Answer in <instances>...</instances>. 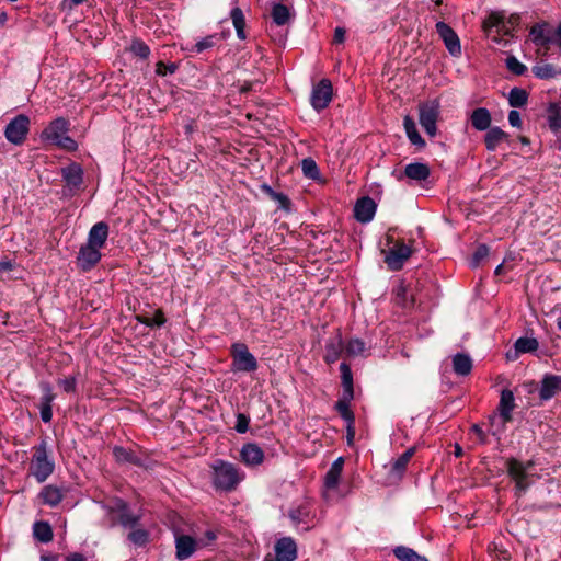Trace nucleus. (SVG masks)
I'll return each mask as SVG.
<instances>
[{"label": "nucleus", "mask_w": 561, "mask_h": 561, "mask_svg": "<svg viewBox=\"0 0 561 561\" xmlns=\"http://www.w3.org/2000/svg\"><path fill=\"white\" fill-rule=\"evenodd\" d=\"M209 468L211 485L217 492H233L245 478L237 465L224 459L214 460Z\"/></svg>", "instance_id": "1"}, {"label": "nucleus", "mask_w": 561, "mask_h": 561, "mask_svg": "<svg viewBox=\"0 0 561 561\" xmlns=\"http://www.w3.org/2000/svg\"><path fill=\"white\" fill-rule=\"evenodd\" d=\"M31 450L30 474H32L38 483H43L55 470V461L50 455L47 437H39V443L34 445Z\"/></svg>", "instance_id": "2"}, {"label": "nucleus", "mask_w": 561, "mask_h": 561, "mask_svg": "<svg viewBox=\"0 0 561 561\" xmlns=\"http://www.w3.org/2000/svg\"><path fill=\"white\" fill-rule=\"evenodd\" d=\"M385 255V263L390 271H400L413 250L411 244H407L403 239H396L393 236L386 234V244L381 249Z\"/></svg>", "instance_id": "3"}, {"label": "nucleus", "mask_w": 561, "mask_h": 561, "mask_svg": "<svg viewBox=\"0 0 561 561\" xmlns=\"http://www.w3.org/2000/svg\"><path fill=\"white\" fill-rule=\"evenodd\" d=\"M515 397L512 390L503 389L501 391L497 405V413L490 416L491 434L500 436L505 432L506 424L513 420L512 412L515 409Z\"/></svg>", "instance_id": "4"}, {"label": "nucleus", "mask_w": 561, "mask_h": 561, "mask_svg": "<svg viewBox=\"0 0 561 561\" xmlns=\"http://www.w3.org/2000/svg\"><path fill=\"white\" fill-rule=\"evenodd\" d=\"M105 510L112 527L121 525L125 528H134L140 520V516L135 515L128 503L121 497H114L110 504L105 506Z\"/></svg>", "instance_id": "5"}, {"label": "nucleus", "mask_w": 561, "mask_h": 561, "mask_svg": "<svg viewBox=\"0 0 561 561\" xmlns=\"http://www.w3.org/2000/svg\"><path fill=\"white\" fill-rule=\"evenodd\" d=\"M534 467V461L529 460L523 462L516 458L506 460V469L508 476L515 482V491L518 496L525 493L534 482V474L530 470Z\"/></svg>", "instance_id": "6"}, {"label": "nucleus", "mask_w": 561, "mask_h": 561, "mask_svg": "<svg viewBox=\"0 0 561 561\" xmlns=\"http://www.w3.org/2000/svg\"><path fill=\"white\" fill-rule=\"evenodd\" d=\"M230 356L234 371L252 373L257 369V360L244 343H233L230 348Z\"/></svg>", "instance_id": "7"}, {"label": "nucleus", "mask_w": 561, "mask_h": 561, "mask_svg": "<svg viewBox=\"0 0 561 561\" xmlns=\"http://www.w3.org/2000/svg\"><path fill=\"white\" fill-rule=\"evenodd\" d=\"M31 121L25 114H19L10 121L4 129L7 140L15 146L24 144L30 133Z\"/></svg>", "instance_id": "8"}, {"label": "nucleus", "mask_w": 561, "mask_h": 561, "mask_svg": "<svg viewBox=\"0 0 561 561\" xmlns=\"http://www.w3.org/2000/svg\"><path fill=\"white\" fill-rule=\"evenodd\" d=\"M333 87L329 79H321L312 89L310 102L317 112L327 108L332 101Z\"/></svg>", "instance_id": "9"}, {"label": "nucleus", "mask_w": 561, "mask_h": 561, "mask_svg": "<svg viewBox=\"0 0 561 561\" xmlns=\"http://www.w3.org/2000/svg\"><path fill=\"white\" fill-rule=\"evenodd\" d=\"M436 32L449 55L456 58L460 57L461 43L457 33L448 24L442 21L436 23Z\"/></svg>", "instance_id": "10"}, {"label": "nucleus", "mask_w": 561, "mask_h": 561, "mask_svg": "<svg viewBox=\"0 0 561 561\" xmlns=\"http://www.w3.org/2000/svg\"><path fill=\"white\" fill-rule=\"evenodd\" d=\"M101 257L102 254L100 249L85 243L79 249L76 257V265L81 272L87 273L99 264Z\"/></svg>", "instance_id": "11"}, {"label": "nucleus", "mask_w": 561, "mask_h": 561, "mask_svg": "<svg viewBox=\"0 0 561 561\" xmlns=\"http://www.w3.org/2000/svg\"><path fill=\"white\" fill-rule=\"evenodd\" d=\"M70 130V122L65 117H57L53 119L47 127L41 133V139L43 141L55 145L61 136Z\"/></svg>", "instance_id": "12"}, {"label": "nucleus", "mask_w": 561, "mask_h": 561, "mask_svg": "<svg viewBox=\"0 0 561 561\" xmlns=\"http://www.w3.org/2000/svg\"><path fill=\"white\" fill-rule=\"evenodd\" d=\"M61 176L69 195H73L83 183V169L79 163L71 162L61 169Z\"/></svg>", "instance_id": "13"}, {"label": "nucleus", "mask_w": 561, "mask_h": 561, "mask_svg": "<svg viewBox=\"0 0 561 561\" xmlns=\"http://www.w3.org/2000/svg\"><path fill=\"white\" fill-rule=\"evenodd\" d=\"M486 33L495 32L497 34H508L511 32V21L505 11H492L482 23Z\"/></svg>", "instance_id": "14"}, {"label": "nucleus", "mask_w": 561, "mask_h": 561, "mask_svg": "<svg viewBox=\"0 0 561 561\" xmlns=\"http://www.w3.org/2000/svg\"><path fill=\"white\" fill-rule=\"evenodd\" d=\"M559 392H561V375L545 374L538 389L539 399L549 401Z\"/></svg>", "instance_id": "15"}, {"label": "nucleus", "mask_w": 561, "mask_h": 561, "mask_svg": "<svg viewBox=\"0 0 561 561\" xmlns=\"http://www.w3.org/2000/svg\"><path fill=\"white\" fill-rule=\"evenodd\" d=\"M377 209V204L369 196L358 198L354 206V217L362 224H367L373 220Z\"/></svg>", "instance_id": "16"}, {"label": "nucleus", "mask_w": 561, "mask_h": 561, "mask_svg": "<svg viewBox=\"0 0 561 561\" xmlns=\"http://www.w3.org/2000/svg\"><path fill=\"white\" fill-rule=\"evenodd\" d=\"M43 397L41 399V419L44 423H49L53 419V401L56 394L53 392V387L49 382H41Z\"/></svg>", "instance_id": "17"}, {"label": "nucleus", "mask_w": 561, "mask_h": 561, "mask_svg": "<svg viewBox=\"0 0 561 561\" xmlns=\"http://www.w3.org/2000/svg\"><path fill=\"white\" fill-rule=\"evenodd\" d=\"M114 460L119 463H130L139 468H147L146 460L138 456L133 449L123 446L113 447Z\"/></svg>", "instance_id": "18"}, {"label": "nucleus", "mask_w": 561, "mask_h": 561, "mask_svg": "<svg viewBox=\"0 0 561 561\" xmlns=\"http://www.w3.org/2000/svg\"><path fill=\"white\" fill-rule=\"evenodd\" d=\"M277 561H294L297 559V545L291 537H283L275 543Z\"/></svg>", "instance_id": "19"}, {"label": "nucleus", "mask_w": 561, "mask_h": 561, "mask_svg": "<svg viewBox=\"0 0 561 561\" xmlns=\"http://www.w3.org/2000/svg\"><path fill=\"white\" fill-rule=\"evenodd\" d=\"M240 459L244 465L255 467L264 461V451L257 444L247 443L240 450Z\"/></svg>", "instance_id": "20"}, {"label": "nucleus", "mask_w": 561, "mask_h": 561, "mask_svg": "<svg viewBox=\"0 0 561 561\" xmlns=\"http://www.w3.org/2000/svg\"><path fill=\"white\" fill-rule=\"evenodd\" d=\"M199 547L198 541L190 535H181L176 537L175 556L179 560L188 559Z\"/></svg>", "instance_id": "21"}, {"label": "nucleus", "mask_w": 561, "mask_h": 561, "mask_svg": "<svg viewBox=\"0 0 561 561\" xmlns=\"http://www.w3.org/2000/svg\"><path fill=\"white\" fill-rule=\"evenodd\" d=\"M107 237L108 225L105 221H99L90 229L87 243L101 250L105 245Z\"/></svg>", "instance_id": "22"}, {"label": "nucleus", "mask_w": 561, "mask_h": 561, "mask_svg": "<svg viewBox=\"0 0 561 561\" xmlns=\"http://www.w3.org/2000/svg\"><path fill=\"white\" fill-rule=\"evenodd\" d=\"M529 36L536 46H548L556 42V37L551 36V31L547 23L535 24L530 28Z\"/></svg>", "instance_id": "23"}, {"label": "nucleus", "mask_w": 561, "mask_h": 561, "mask_svg": "<svg viewBox=\"0 0 561 561\" xmlns=\"http://www.w3.org/2000/svg\"><path fill=\"white\" fill-rule=\"evenodd\" d=\"M38 497L43 504L56 507L62 502L65 492L54 484H47L41 490Z\"/></svg>", "instance_id": "24"}, {"label": "nucleus", "mask_w": 561, "mask_h": 561, "mask_svg": "<svg viewBox=\"0 0 561 561\" xmlns=\"http://www.w3.org/2000/svg\"><path fill=\"white\" fill-rule=\"evenodd\" d=\"M438 114V104H432L431 106L423 104V129L430 137H434L437 133L436 121Z\"/></svg>", "instance_id": "25"}, {"label": "nucleus", "mask_w": 561, "mask_h": 561, "mask_svg": "<svg viewBox=\"0 0 561 561\" xmlns=\"http://www.w3.org/2000/svg\"><path fill=\"white\" fill-rule=\"evenodd\" d=\"M394 304L396 306L402 308L408 311L414 308L415 305V295L411 288L401 284L394 295Z\"/></svg>", "instance_id": "26"}, {"label": "nucleus", "mask_w": 561, "mask_h": 561, "mask_svg": "<svg viewBox=\"0 0 561 561\" xmlns=\"http://www.w3.org/2000/svg\"><path fill=\"white\" fill-rule=\"evenodd\" d=\"M344 466V458L339 457L333 461L330 469L324 477V486L328 490H334L337 488Z\"/></svg>", "instance_id": "27"}, {"label": "nucleus", "mask_w": 561, "mask_h": 561, "mask_svg": "<svg viewBox=\"0 0 561 561\" xmlns=\"http://www.w3.org/2000/svg\"><path fill=\"white\" fill-rule=\"evenodd\" d=\"M453 370L458 376H468L472 370V359L469 354L457 353L451 358Z\"/></svg>", "instance_id": "28"}, {"label": "nucleus", "mask_w": 561, "mask_h": 561, "mask_svg": "<svg viewBox=\"0 0 561 561\" xmlns=\"http://www.w3.org/2000/svg\"><path fill=\"white\" fill-rule=\"evenodd\" d=\"M470 121L477 130L483 131L491 128V114L485 107H478L473 110Z\"/></svg>", "instance_id": "29"}, {"label": "nucleus", "mask_w": 561, "mask_h": 561, "mask_svg": "<svg viewBox=\"0 0 561 561\" xmlns=\"http://www.w3.org/2000/svg\"><path fill=\"white\" fill-rule=\"evenodd\" d=\"M354 397L341 396L335 402L334 409L346 423H355V414L351 409Z\"/></svg>", "instance_id": "30"}, {"label": "nucleus", "mask_w": 561, "mask_h": 561, "mask_svg": "<svg viewBox=\"0 0 561 561\" xmlns=\"http://www.w3.org/2000/svg\"><path fill=\"white\" fill-rule=\"evenodd\" d=\"M271 16L277 26L288 24L293 18L289 7L282 2H276L272 7Z\"/></svg>", "instance_id": "31"}, {"label": "nucleus", "mask_w": 561, "mask_h": 561, "mask_svg": "<svg viewBox=\"0 0 561 561\" xmlns=\"http://www.w3.org/2000/svg\"><path fill=\"white\" fill-rule=\"evenodd\" d=\"M261 191L271 199L275 201L278 204L279 209H283L287 213L291 210L293 203L286 194L274 191L268 184L265 183L261 185Z\"/></svg>", "instance_id": "32"}, {"label": "nucleus", "mask_w": 561, "mask_h": 561, "mask_svg": "<svg viewBox=\"0 0 561 561\" xmlns=\"http://www.w3.org/2000/svg\"><path fill=\"white\" fill-rule=\"evenodd\" d=\"M342 394L354 397V379L351 366L343 362L340 365Z\"/></svg>", "instance_id": "33"}, {"label": "nucleus", "mask_w": 561, "mask_h": 561, "mask_svg": "<svg viewBox=\"0 0 561 561\" xmlns=\"http://www.w3.org/2000/svg\"><path fill=\"white\" fill-rule=\"evenodd\" d=\"M508 135L500 127L494 126L488 129L484 136L485 147L489 151H495L499 145L506 140Z\"/></svg>", "instance_id": "34"}, {"label": "nucleus", "mask_w": 561, "mask_h": 561, "mask_svg": "<svg viewBox=\"0 0 561 561\" xmlns=\"http://www.w3.org/2000/svg\"><path fill=\"white\" fill-rule=\"evenodd\" d=\"M343 348H344L343 340H342L341 334H339L336 341H329L325 344V353L323 356L324 362L328 365L335 363L340 358V356L343 352Z\"/></svg>", "instance_id": "35"}, {"label": "nucleus", "mask_w": 561, "mask_h": 561, "mask_svg": "<svg viewBox=\"0 0 561 561\" xmlns=\"http://www.w3.org/2000/svg\"><path fill=\"white\" fill-rule=\"evenodd\" d=\"M33 535L39 542L47 543L53 540L54 533L48 522L39 520L33 525Z\"/></svg>", "instance_id": "36"}, {"label": "nucleus", "mask_w": 561, "mask_h": 561, "mask_svg": "<svg viewBox=\"0 0 561 561\" xmlns=\"http://www.w3.org/2000/svg\"><path fill=\"white\" fill-rule=\"evenodd\" d=\"M547 122L548 126L557 134L559 130H561V110L558 103H549L547 108Z\"/></svg>", "instance_id": "37"}, {"label": "nucleus", "mask_w": 561, "mask_h": 561, "mask_svg": "<svg viewBox=\"0 0 561 561\" xmlns=\"http://www.w3.org/2000/svg\"><path fill=\"white\" fill-rule=\"evenodd\" d=\"M392 174L399 181H402L404 178L421 181V162L410 163L403 171L396 169Z\"/></svg>", "instance_id": "38"}, {"label": "nucleus", "mask_w": 561, "mask_h": 561, "mask_svg": "<svg viewBox=\"0 0 561 561\" xmlns=\"http://www.w3.org/2000/svg\"><path fill=\"white\" fill-rule=\"evenodd\" d=\"M230 18L236 28L238 38L242 41L245 39V19L242 10L239 7L233 8L230 12Z\"/></svg>", "instance_id": "39"}, {"label": "nucleus", "mask_w": 561, "mask_h": 561, "mask_svg": "<svg viewBox=\"0 0 561 561\" xmlns=\"http://www.w3.org/2000/svg\"><path fill=\"white\" fill-rule=\"evenodd\" d=\"M528 93L525 89L522 88H513L508 93V104L510 106L517 108L523 107L527 104Z\"/></svg>", "instance_id": "40"}, {"label": "nucleus", "mask_w": 561, "mask_h": 561, "mask_svg": "<svg viewBox=\"0 0 561 561\" xmlns=\"http://www.w3.org/2000/svg\"><path fill=\"white\" fill-rule=\"evenodd\" d=\"M413 455H414V448L407 449L399 458H397L391 463L390 471L396 473L397 476L401 477L402 473L405 471L407 466H408V463L411 460Z\"/></svg>", "instance_id": "41"}, {"label": "nucleus", "mask_w": 561, "mask_h": 561, "mask_svg": "<svg viewBox=\"0 0 561 561\" xmlns=\"http://www.w3.org/2000/svg\"><path fill=\"white\" fill-rule=\"evenodd\" d=\"M128 50L134 55L135 57H138L140 59H148L150 56V48L149 46L140 38H133L130 46Z\"/></svg>", "instance_id": "42"}, {"label": "nucleus", "mask_w": 561, "mask_h": 561, "mask_svg": "<svg viewBox=\"0 0 561 561\" xmlns=\"http://www.w3.org/2000/svg\"><path fill=\"white\" fill-rule=\"evenodd\" d=\"M539 344L535 337L522 336L515 342V351L519 354L533 353L538 348Z\"/></svg>", "instance_id": "43"}, {"label": "nucleus", "mask_w": 561, "mask_h": 561, "mask_svg": "<svg viewBox=\"0 0 561 561\" xmlns=\"http://www.w3.org/2000/svg\"><path fill=\"white\" fill-rule=\"evenodd\" d=\"M310 507L307 503L293 508L289 512V517L297 524H306L310 518Z\"/></svg>", "instance_id": "44"}, {"label": "nucleus", "mask_w": 561, "mask_h": 561, "mask_svg": "<svg viewBox=\"0 0 561 561\" xmlns=\"http://www.w3.org/2000/svg\"><path fill=\"white\" fill-rule=\"evenodd\" d=\"M533 73L535 75L536 78L547 80L554 78L558 72L554 66L547 62H542L533 67Z\"/></svg>", "instance_id": "45"}, {"label": "nucleus", "mask_w": 561, "mask_h": 561, "mask_svg": "<svg viewBox=\"0 0 561 561\" xmlns=\"http://www.w3.org/2000/svg\"><path fill=\"white\" fill-rule=\"evenodd\" d=\"M301 170L304 175L308 179L318 180L320 178L319 167L312 158L302 159Z\"/></svg>", "instance_id": "46"}, {"label": "nucleus", "mask_w": 561, "mask_h": 561, "mask_svg": "<svg viewBox=\"0 0 561 561\" xmlns=\"http://www.w3.org/2000/svg\"><path fill=\"white\" fill-rule=\"evenodd\" d=\"M403 126H404L407 136L410 139V141L413 145L421 144V135L419 134V131L416 129V125H415L414 119L410 115H407L404 117Z\"/></svg>", "instance_id": "47"}, {"label": "nucleus", "mask_w": 561, "mask_h": 561, "mask_svg": "<svg viewBox=\"0 0 561 561\" xmlns=\"http://www.w3.org/2000/svg\"><path fill=\"white\" fill-rule=\"evenodd\" d=\"M366 351V344L360 339H350L345 345V353L347 356L354 357L363 355Z\"/></svg>", "instance_id": "48"}, {"label": "nucleus", "mask_w": 561, "mask_h": 561, "mask_svg": "<svg viewBox=\"0 0 561 561\" xmlns=\"http://www.w3.org/2000/svg\"><path fill=\"white\" fill-rule=\"evenodd\" d=\"M393 554L400 561H421V556H419L413 549L404 546L394 548Z\"/></svg>", "instance_id": "49"}, {"label": "nucleus", "mask_w": 561, "mask_h": 561, "mask_svg": "<svg viewBox=\"0 0 561 561\" xmlns=\"http://www.w3.org/2000/svg\"><path fill=\"white\" fill-rule=\"evenodd\" d=\"M128 539L134 545L142 547L149 541V533L144 528L133 529L128 534Z\"/></svg>", "instance_id": "50"}, {"label": "nucleus", "mask_w": 561, "mask_h": 561, "mask_svg": "<svg viewBox=\"0 0 561 561\" xmlns=\"http://www.w3.org/2000/svg\"><path fill=\"white\" fill-rule=\"evenodd\" d=\"M217 35H208L201 41H198L196 44H194L191 48V51H194L196 54L203 53L205 49L213 48L216 44Z\"/></svg>", "instance_id": "51"}, {"label": "nucleus", "mask_w": 561, "mask_h": 561, "mask_svg": "<svg viewBox=\"0 0 561 561\" xmlns=\"http://www.w3.org/2000/svg\"><path fill=\"white\" fill-rule=\"evenodd\" d=\"M55 146L68 152H75L78 150L77 141L70 136H67V134L61 136V138L57 142H55Z\"/></svg>", "instance_id": "52"}, {"label": "nucleus", "mask_w": 561, "mask_h": 561, "mask_svg": "<svg viewBox=\"0 0 561 561\" xmlns=\"http://www.w3.org/2000/svg\"><path fill=\"white\" fill-rule=\"evenodd\" d=\"M506 67L510 71L517 76L524 75V72L527 70V67L514 56L506 58Z\"/></svg>", "instance_id": "53"}, {"label": "nucleus", "mask_w": 561, "mask_h": 561, "mask_svg": "<svg viewBox=\"0 0 561 561\" xmlns=\"http://www.w3.org/2000/svg\"><path fill=\"white\" fill-rule=\"evenodd\" d=\"M489 255V248L485 244H480L472 254L470 265L477 267L482 260Z\"/></svg>", "instance_id": "54"}, {"label": "nucleus", "mask_w": 561, "mask_h": 561, "mask_svg": "<svg viewBox=\"0 0 561 561\" xmlns=\"http://www.w3.org/2000/svg\"><path fill=\"white\" fill-rule=\"evenodd\" d=\"M178 69V65L174 62L164 64L163 61H158L156 64V73L160 77L167 76V73H174Z\"/></svg>", "instance_id": "55"}, {"label": "nucleus", "mask_w": 561, "mask_h": 561, "mask_svg": "<svg viewBox=\"0 0 561 561\" xmlns=\"http://www.w3.org/2000/svg\"><path fill=\"white\" fill-rule=\"evenodd\" d=\"M250 417L244 413H238L234 430L243 434L249 430Z\"/></svg>", "instance_id": "56"}, {"label": "nucleus", "mask_w": 561, "mask_h": 561, "mask_svg": "<svg viewBox=\"0 0 561 561\" xmlns=\"http://www.w3.org/2000/svg\"><path fill=\"white\" fill-rule=\"evenodd\" d=\"M58 385H59V387L62 388V390L65 392L73 393L76 391V387H77V379L73 376L67 377L65 379H59Z\"/></svg>", "instance_id": "57"}, {"label": "nucleus", "mask_w": 561, "mask_h": 561, "mask_svg": "<svg viewBox=\"0 0 561 561\" xmlns=\"http://www.w3.org/2000/svg\"><path fill=\"white\" fill-rule=\"evenodd\" d=\"M217 539V534L214 530H206L197 541L199 547H206L211 545Z\"/></svg>", "instance_id": "58"}, {"label": "nucleus", "mask_w": 561, "mask_h": 561, "mask_svg": "<svg viewBox=\"0 0 561 561\" xmlns=\"http://www.w3.org/2000/svg\"><path fill=\"white\" fill-rule=\"evenodd\" d=\"M151 328L162 327L167 322V318L162 309H157L152 318H150Z\"/></svg>", "instance_id": "59"}, {"label": "nucleus", "mask_w": 561, "mask_h": 561, "mask_svg": "<svg viewBox=\"0 0 561 561\" xmlns=\"http://www.w3.org/2000/svg\"><path fill=\"white\" fill-rule=\"evenodd\" d=\"M507 119H508V123L511 126L516 127V128L522 127L520 114L516 110L510 111Z\"/></svg>", "instance_id": "60"}, {"label": "nucleus", "mask_w": 561, "mask_h": 561, "mask_svg": "<svg viewBox=\"0 0 561 561\" xmlns=\"http://www.w3.org/2000/svg\"><path fill=\"white\" fill-rule=\"evenodd\" d=\"M346 31L344 27L337 26L334 30L333 44H343L345 41Z\"/></svg>", "instance_id": "61"}, {"label": "nucleus", "mask_w": 561, "mask_h": 561, "mask_svg": "<svg viewBox=\"0 0 561 561\" xmlns=\"http://www.w3.org/2000/svg\"><path fill=\"white\" fill-rule=\"evenodd\" d=\"M355 437V423H346L347 444L352 445Z\"/></svg>", "instance_id": "62"}, {"label": "nucleus", "mask_w": 561, "mask_h": 561, "mask_svg": "<svg viewBox=\"0 0 561 561\" xmlns=\"http://www.w3.org/2000/svg\"><path fill=\"white\" fill-rule=\"evenodd\" d=\"M85 0H62V8L67 10H72L73 8L82 4Z\"/></svg>", "instance_id": "63"}, {"label": "nucleus", "mask_w": 561, "mask_h": 561, "mask_svg": "<svg viewBox=\"0 0 561 561\" xmlns=\"http://www.w3.org/2000/svg\"><path fill=\"white\" fill-rule=\"evenodd\" d=\"M64 561H87V558L80 552H71L65 557Z\"/></svg>", "instance_id": "64"}]
</instances>
